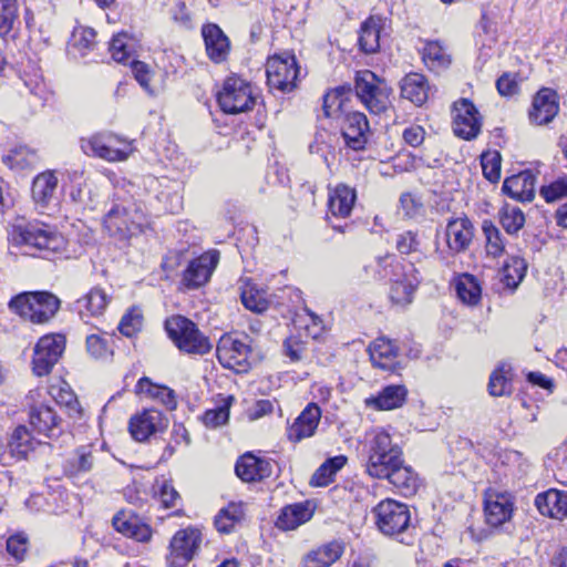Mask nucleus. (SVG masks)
Segmentation results:
<instances>
[{
  "label": "nucleus",
  "instance_id": "nucleus-47",
  "mask_svg": "<svg viewBox=\"0 0 567 567\" xmlns=\"http://www.w3.org/2000/svg\"><path fill=\"white\" fill-rule=\"evenodd\" d=\"M482 230L486 238L487 254L493 257L501 256L505 250V243L499 229L491 220H484Z\"/></svg>",
  "mask_w": 567,
  "mask_h": 567
},
{
  "label": "nucleus",
  "instance_id": "nucleus-62",
  "mask_svg": "<svg viewBox=\"0 0 567 567\" xmlns=\"http://www.w3.org/2000/svg\"><path fill=\"white\" fill-rule=\"evenodd\" d=\"M400 205L408 218H413L420 214L422 204L412 194L405 193L400 197Z\"/></svg>",
  "mask_w": 567,
  "mask_h": 567
},
{
  "label": "nucleus",
  "instance_id": "nucleus-31",
  "mask_svg": "<svg viewBox=\"0 0 567 567\" xmlns=\"http://www.w3.org/2000/svg\"><path fill=\"white\" fill-rule=\"evenodd\" d=\"M503 192L518 202H532L535 196V176L524 171L507 177L502 187Z\"/></svg>",
  "mask_w": 567,
  "mask_h": 567
},
{
  "label": "nucleus",
  "instance_id": "nucleus-40",
  "mask_svg": "<svg viewBox=\"0 0 567 567\" xmlns=\"http://www.w3.org/2000/svg\"><path fill=\"white\" fill-rule=\"evenodd\" d=\"M94 457L91 445L79 446L64 463V472L70 476L86 473L93 467Z\"/></svg>",
  "mask_w": 567,
  "mask_h": 567
},
{
  "label": "nucleus",
  "instance_id": "nucleus-7",
  "mask_svg": "<svg viewBox=\"0 0 567 567\" xmlns=\"http://www.w3.org/2000/svg\"><path fill=\"white\" fill-rule=\"evenodd\" d=\"M392 90L386 82L370 70L357 71L354 93L367 110L372 114H381L390 105Z\"/></svg>",
  "mask_w": 567,
  "mask_h": 567
},
{
  "label": "nucleus",
  "instance_id": "nucleus-63",
  "mask_svg": "<svg viewBox=\"0 0 567 567\" xmlns=\"http://www.w3.org/2000/svg\"><path fill=\"white\" fill-rule=\"evenodd\" d=\"M402 136L408 145L412 147H417L424 141L425 131L420 125H411L403 131Z\"/></svg>",
  "mask_w": 567,
  "mask_h": 567
},
{
  "label": "nucleus",
  "instance_id": "nucleus-53",
  "mask_svg": "<svg viewBox=\"0 0 567 567\" xmlns=\"http://www.w3.org/2000/svg\"><path fill=\"white\" fill-rule=\"evenodd\" d=\"M501 162L498 152L484 153L481 157L483 174L491 183L498 182L501 177Z\"/></svg>",
  "mask_w": 567,
  "mask_h": 567
},
{
  "label": "nucleus",
  "instance_id": "nucleus-56",
  "mask_svg": "<svg viewBox=\"0 0 567 567\" xmlns=\"http://www.w3.org/2000/svg\"><path fill=\"white\" fill-rule=\"evenodd\" d=\"M421 240L416 231L405 230L396 236L395 247L400 254L410 255L420 250Z\"/></svg>",
  "mask_w": 567,
  "mask_h": 567
},
{
  "label": "nucleus",
  "instance_id": "nucleus-34",
  "mask_svg": "<svg viewBox=\"0 0 567 567\" xmlns=\"http://www.w3.org/2000/svg\"><path fill=\"white\" fill-rule=\"evenodd\" d=\"M312 515L313 509L310 507L309 502L290 504L281 508L276 526L284 530L295 529L308 522Z\"/></svg>",
  "mask_w": 567,
  "mask_h": 567
},
{
  "label": "nucleus",
  "instance_id": "nucleus-51",
  "mask_svg": "<svg viewBox=\"0 0 567 567\" xmlns=\"http://www.w3.org/2000/svg\"><path fill=\"white\" fill-rule=\"evenodd\" d=\"M540 195L547 203H554L567 197V176H559L555 181L540 187Z\"/></svg>",
  "mask_w": 567,
  "mask_h": 567
},
{
  "label": "nucleus",
  "instance_id": "nucleus-25",
  "mask_svg": "<svg viewBox=\"0 0 567 567\" xmlns=\"http://www.w3.org/2000/svg\"><path fill=\"white\" fill-rule=\"evenodd\" d=\"M535 506L543 516L567 518V491L550 488L535 497Z\"/></svg>",
  "mask_w": 567,
  "mask_h": 567
},
{
  "label": "nucleus",
  "instance_id": "nucleus-55",
  "mask_svg": "<svg viewBox=\"0 0 567 567\" xmlns=\"http://www.w3.org/2000/svg\"><path fill=\"white\" fill-rule=\"evenodd\" d=\"M29 539L24 533H17L7 539V551L16 563L23 561L28 551Z\"/></svg>",
  "mask_w": 567,
  "mask_h": 567
},
{
  "label": "nucleus",
  "instance_id": "nucleus-49",
  "mask_svg": "<svg viewBox=\"0 0 567 567\" xmlns=\"http://www.w3.org/2000/svg\"><path fill=\"white\" fill-rule=\"evenodd\" d=\"M143 327V315L140 309L132 308L125 313L120 323L118 330L125 337H133L138 331L142 330Z\"/></svg>",
  "mask_w": 567,
  "mask_h": 567
},
{
  "label": "nucleus",
  "instance_id": "nucleus-48",
  "mask_svg": "<svg viewBox=\"0 0 567 567\" xmlns=\"http://www.w3.org/2000/svg\"><path fill=\"white\" fill-rule=\"evenodd\" d=\"M487 388L492 396H503L512 393V381L503 367L492 372Z\"/></svg>",
  "mask_w": 567,
  "mask_h": 567
},
{
  "label": "nucleus",
  "instance_id": "nucleus-38",
  "mask_svg": "<svg viewBox=\"0 0 567 567\" xmlns=\"http://www.w3.org/2000/svg\"><path fill=\"white\" fill-rule=\"evenodd\" d=\"M110 297L100 288H92L85 296L76 300V307L82 319L96 317L104 312Z\"/></svg>",
  "mask_w": 567,
  "mask_h": 567
},
{
  "label": "nucleus",
  "instance_id": "nucleus-52",
  "mask_svg": "<svg viewBox=\"0 0 567 567\" xmlns=\"http://www.w3.org/2000/svg\"><path fill=\"white\" fill-rule=\"evenodd\" d=\"M96 32L89 27H79L73 31V47L76 48L82 55L92 50L95 45Z\"/></svg>",
  "mask_w": 567,
  "mask_h": 567
},
{
  "label": "nucleus",
  "instance_id": "nucleus-3",
  "mask_svg": "<svg viewBox=\"0 0 567 567\" xmlns=\"http://www.w3.org/2000/svg\"><path fill=\"white\" fill-rule=\"evenodd\" d=\"M375 526L385 536L405 543V536L414 528L411 524V511L404 503L385 498L373 507ZM409 544V542H406Z\"/></svg>",
  "mask_w": 567,
  "mask_h": 567
},
{
  "label": "nucleus",
  "instance_id": "nucleus-18",
  "mask_svg": "<svg viewBox=\"0 0 567 567\" xmlns=\"http://www.w3.org/2000/svg\"><path fill=\"white\" fill-rule=\"evenodd\" d=\"M272 462L250 452L241 455L235 465L236 475L246 483L260 482L272 474Z\"/></svg>",
  "mask_w": 567,
  "mask_h": 567
},
{
  "label": "nucleus",
  "instance_id": "nucleus-43",
  "mask_svg": "<svg viewBox=\"0 0 567 567\" xmlns=\"http://www.w3.org/2000/svg\"><path fill=\"white\" fill-rule=\"evenodd\" d=\"M34 446L35 442L31 433L23 425L14 430L8 444L10 456L17 457L18 460L25 458L28 454L34 450Z\"/></svg>",
  "mask_w": 567,
  "mask_h": 567
},
{
  "label": "nucleus",
  "instance_id": "nucleus-5",
  "mask_svg": "<svg viewBox=\"0 0 567 567\" xmlns=\"http://www.w3.org/2000/svg\"><path fill=\"white\" fill-rule=\"evenodd\" d=\"M143 212L135 205L123 202L113 204L103 219V226L110 237L124 243L143 233L145 224Z\"/></svg>",
  "mask_w": 567,
  "mask_h": 567
},
{
  "label": "nucleus",
  "instance_id": "nucleus-16",
  "mask_svg": "<svg viewBox=\"0 0 567 567\" xmlns=\"http://www.w3.org/2000/svg\"><path fill=\"white\" fill-rule=\"evenodd\" d=\"M341 131L348 147L354 151L365 147L370 130L368 118L363 113L348 111L343 114Z\"/></svg>",
  "mask_w": 567,
  "mask_h": 567
},
{
  "label": "nucleus",
  "instance_id": "nucleus-37",
  "mask_svg": "<svg viewBox=\"0 0 567 567\" xmlns=\"http://www.w3.org/2000/svg\"><path fill=\"white\" fill-rule=\"evenodd\" d=\"M429 84L424 75L410 73L401 81V95L417 106L424 104L429 97Z\"/></svg>",
  "mask_w": 567,
  "mask_h": 567
},
{
  "label": "nucleus",
  "instance_id": "nucleus-50",
  "mask_svg": "<svg viewBox=\"0 0 567 567\" xmlns=\"http://www.w3.org/2000/svg\"><path fill=\"white\" fill-rule=\"evenodd\" d=\"M86 350L95 359H107L113 355V348L110 340L99 334L86 337Z\"/></svg>",
  "mask_w": 567,
  "mask_h": 567
},
{
  "label": "nucleus",
  "instance_id": "nucleus-1",
  "mask_svg": "<svg viewBox=\"0 0 567 567\" xmlns=\"http://www.w3.org/2000/svg\"><path fill=\"white\" fill-rule=\"evenodd\" d=\"M9 244L24 255L50 258L66 248L65 237L52 225L39 219L17 217L8 229Z\"/></svg>",
  "mask_w": 567,
  "mask_h": 567
},
{
  "label": "nucleus",
  "instance_id": "nucleus-22",
  "mask_svg": "<svg viewBox=\"0 0 567 567\" xmlns=\"http://www.w3.org/2000/svg\"><path fill=\"white\" fill-rule=\"evenodd\" d=\"M514 512L513 496L508 493L489 494L485 499L484 513L486 523L498 527L512 518Z\"/></svg>",
  "mask_w": 567,
  "mask_h": 567
},
{
  "label": "nucleus",
  "instance_id": "nucleus-39",
  "mask_svg": "<svg viewBox=\"0 0 567 567\" xmlns=\"http://www.w3.org/2000/svg\"><path fill=\"white\" fill-rule=\"evenodd\" d=\"M422 59L426 66L434 72L445 70L451 64V56L439 41L425 43Z\"/></svg>",
  "mask_w": 567,
  "mask_h": 567
},
{
  "label": "nucleus",
  "instance_id": "nucleus-24",
  "mask_svg": "<svg viewBox=\"0 0 567 567\" xmlns=\"http://www.w3.org/2000/svg\"><path fill=\"white\" fill-rule=\"evenodd\" d=\"M30 424L40 434L55 437L61 432V417L55 410L47 404L34 405L30 410Z\"/></svg>",
  "mask_w": 567,
  "mask_h": 567
},
{
  "label": "nucleus",
  "instance_id": "nucleus-35",
  "mask_svg": "<svg viewBox=\"0 0 567 567\" xmlns=\"http://www.w3.org/2000/svg\"><path fill=\"white\" fill-rule=\"evenodd\" d=\"M344 550L346 544L342 540H331L310 550L305 556V563H312L318 567H330L341 558Z\"/></svg>",
  "mask_w": 567,
  "mask_h": 567
},
{
  "label": "nucleus",
  "instance_id": "nucleus-19",
  "mask_svg": "<svg viewBox=\"0 0 567 567\" xmlns=\"http://www.w3.org/2000/svg\"><path fill=\"white\" fill-rule=\"evenodd\" d=\"M368 350L373 367L391 373L402 368L398 360L399 349L394 341L380 337L369 346Z\"/></svg>",
  "mask_w": 567,
  "mask_h": 567
},
{
  "label": "nucleus",
  "instance_id": "nucleus-28",
  "mask_svg": "<svg viewBox=\"0 0 567 567\" xmlns=\"http://www.w3.org/2000/svg\"><path fill=\"white\" fill-rule=\"evenodd\" d=\"M384 478L404 497L415 495L421 486L419 474L410 465H405L403 458L401 464L392 468Z\"/></svg>",
  "mask_w": 567,
  "mask_h": 567
},
{
  "label": "nucleus",
  "instance_id": "nucleus-9",
  "mask_svg": "<svg viewBox=\"0 0 567 567\" xmlns=\"http://www.w3.org/2000/svg\"><path fill=\"white\" fill-rule=\"evenodd\" d=\"M217 102L223 112L238 114L251 110L256 97L250 83L238 76H229L217 95Z\"/></svg>",
  "mask_w": 567,
  "mask_h": 567
},
{
  "label": "nucleus",
  "instance_id": "nucleus-6",
  "mask_svg": "<svg viewBox=\"0 0 567 567\" xmlns=\"http://www.w3.org/2000/svg\"><path fill=\"white\" fill-rule=\"evenodd\" d=\"M165 329L174 344L188 354L204 355L208 353L213 344L209 339L199 331L196 323L183 316H173L165 321Z\"/></svg>",
  "mask_w": 567,
  "mask_h": 567
},
{
  "label": "nucleus",
  "instance_id": "nucleus-41",
  "mask_svg": "<svg viewBox=\"0 0 567 567\" xmlns=\"http://www.w3.org/2000/svg\"><path fill=\"white\" fill-rule=\"evenodd\" d=\"M380 21L370 17L361 24L358 42L364 53H374L380 47Z\"/></svg>",
  "mask_w": 567,
  "mask_h": 567
},
{
  "label": "nucleus",
  "instance_id": "nucleus-29",
  "mask_svg": "<svg viewBox=\"0 0 567 567\" xmlns=\"http://www.w3.org/2000/svg\"><path fill=\"white\" fill-rule=\"evenodd\" d=\"M200 542V533L197 529L178 530L171 539V554L182 559V564L185 565L193 559Z\"/></svg>",
  "mask_w": 567,
  "mask_h": 567
},
{
  "label": "nucleus",
  "instance_id": "nucleus-44",
  "mask_svg": "<svg viewBox=\"0 0 567 567\" xmlns=\"http://www.w3.org/2000/svg\"><path fill=\"white\" fill-rule=\"evenodd\" d=\"M347 463V457L338 455L324 461L313 473L310 480L312 486H328L333 482V477Z\"/></svg>",
  "mask_w": 567,
  "mask_h": 567
},
{
  "label": "nucleus",
  "instance_id": "nucleus-15",
  "mask_svg": "<svg viewBox=\"0 0 567 567\" xmlns=\"http://www.w3.org/2000/svg\"><path fill=\"white\" fill-rule=\"evenodd\" d=\"M219 260L218 251H208L193 259L183 272V284L188 289L205 285Z\"/></svg>",
  "mask_w": 567,
  "mask_h": 567
},
{
  "label": "nucleus",
  "instance_id": "nucleus-57",
  "mask_svg": "<svg viewBox=\"0 0 567 567\" xmlns=\"http://www.w3.org/2000/svg\"><path fill=\"white\" fill-rule=\"evenodd\" d=\"M127 35L126 33H117L110 42V52L112 59L120 63H126L130 59V52L127 50Z\"/></svg>",
  "mask_w": 567,
  "mask_h": 567
},
{
  "label": "nucleus",
  "instance_id": "nucleus-21",
  "mask_svg": "<svg viewBox=\"0 0 567 567\" xmlns=\"http://www.w3.org/2000/svg\"><path fill=\"white\" fill-rule=\"evenodd\" d=\"M559 105L556 91L549 87H543L533 99L529 118L537 125L547 124L557 115Z\"/></svg>",
  "mask_w": 567,
  "mask_h": 567
},
{
  "label": "nucleus",
  "instance_id": "nucleus-26",
  "mask_svg": "<svg viewBox=\"0 0 567 567\" xmlns=\"http://www.w3.org/2000/svg\"><path fill=\"white\" fill-rule=\"evenodd\" d=\"M112 525L118 533L141 543H146L152 537L151 527L141 522L140 517L133 513H126L124 511L118 512L113 517Z\"/></svg>",
  "mask_w": 567,
  "mask_h": 567
},
{
  "label": "nucleus",
  "instance_id": "nucleus-30",
  "mask_svg": "<svg viewBox=\"0 0 567 567\" xmlns=\"http://www.w3.org/2000/svg\"><path fill=\"white\" fill-rule=\"evenodd\" d=\"M408 399V389L403 384L384 386L377 395L368 398L365 404L378 411H390L401 408Z\"/></svg>",
  "mask_w": 567,
  "mask_h": 567
},
{
  "label": "nucleus",
  "instance_id": "nucleus-2",
  "mask_svg": "<svg viewBox=\"0 0 567 567\" xmlns=\"http://www.w3.org/2000/svg\"><path fill=\"white\" fill-rule=\"evenodd\" d=\"M60 300L49 291H24L9 301V309L32 323L50 321L60 308Z\"/></svg>",
  "mask_w": 567,
  "mask_h": 567
},
{
  "label": "nucleus",
  "instance_id": "nucleus-33",
  "mask_svg": "<svg viewBox=\"0 0 567 567\" xmlns=\"http://www.w3.org/2000/svg\"><path fill=\"white\" fill-rule=\"evenodd\" d=\"M355 199L354 188L346 184H339L329 195V213L334 217L347 218L352 212Z\"/></svg>",
  "mask_w": 567,
  "mask_h": 567
},
{
  "label": "nucleus",
  "instance_id": "nucleus-60",
  "mask_svg": "<svg viewBox=\"0 0 567 567\" xmlns=\"http://www.w3.org/2000/svg\"><path fill=\"white\" fill-rule=\"evenodd\" d=\"M496 89L503 96H512L519 91L515 73L505 72L496 81Z\"/></svg>",
  "mask_w": 567,
  "mask_h": 567
},
{
  "label": "nucleus",
  "instance_id": "nucleus-54",
  "mask_svg": "<svg viewBox=\"0 0 567 567\" xmlns=\"http://www.w3.org/2000/svg\"><path fill=\"white\" fill-rule=\"evenodd\" d=\"M17 18V1L0 0V37H6Z\"/></svg>",
  "mask_w": 567,
  "mask_h": 567
},
{
  "label": "nucleus",
  "instance_id": "nucleus-58",
  "mask_svg": "<svg viewBox=\"0 0 567 567\" xmlns=\"http://www.w3.org/2000/svg\"><path fill=\"white\" fill-rule=\"evenodd\" d=\"M241 302L248 310L261 313L268 309L269 302L258 292L251 289L241 292Z\"/></svg>",
  "mask_w": 567,
  "mask_h": 567
},
{
  "label": "nucleus",
  "instance_id": "nucleus-42",
  "mask_svg": "<svg viewBox=\"0 0 567 567\" xmlns=\"http://www.w3.org/2000/svg\"><path fill=\"white\" fill-rule=\"evenodd\" d=\"M455 290L457 297L466 305L475 306L481 300L482 288L477 278L471 274L458 276Z\"/></svg>",
  "mask_w": 567,
  "mask_h": 567
},
{
  "label": "nucleus",
  "instance_id": "nucleus-32",
  "mask_svg": "<svg viewBox=\"0 0 567 567\" xmlns=\"http://www.w3.org/2000/svg\"><path fill=\"white\" fill-rule=\"evenodd\" d=\"M353 94L350 85H340L323 95L322 111L326 117L339 118L348 112V102Z\"/></svg>",
  "mask_w": 567,
  "mask_h": 567
},
{
  "label": "nucleus",
  "instance_id": "nucleus-27",
  "mask_svg": "<svg viewBox=\"0 0 567 567\" xmlns=\"http://www.w3.org/2000/svg\"><path fill=\"white\" fill-rule=\"evenodd\" d=\"M421 280L420 271L413 264H410L402 278L395 279L391 285L390 298L392 302L402 306L410 303Z\"/></svg>",
  "mask_w": 567,
  "mask_h": 567
},
{
  "label": "nucleus",
  "instance_id": "nucleus-4",
  "mask_svg": "<svg viewBox=\"0 0 567 567\" xmlns=\"http://www.w3.org/2000/svg\"><path fill=\"white\" fill-rule=\"evenodd\" d=\"M403 452L385 431H378L368 443L367 472L375 478H383L401 464Z\"/></svg>",
  "mask_w": 567,
  "mask_h": 567
},
{
  "label": "nucleus",
  "instance_id": "nucleus-59",
  "mask_svg": "<svg viewBox=\"0 0 567 567\" xmlns=\"http://www.w3.org/2000/svg\"><path fill=\"white\" fill-rule=\"evenodd\" d=\"M229 417V403H225L217 409L207 410L203 415V422L206 426L217 427L225 424Z\"/></svg>",
  "mask_w": 567,
  "mask_h": 567
},
{
  "label": "nucleus",
  "instance_id": "nucleus-46",
  "mask_svg": "<svg viewBox=\"0 0 567 567\" xmlns=\"http://www.w3.org/2000/svg\"><path fill=\"white\" fill-rule=\"evenodd\" d=\"M499 221L508 235H514L523 228L525 216L520 208L505 205L499 212Z\"/></svg>",
  "mask_w": 567,
  "mask_h": 567
},
{
  "label": "nucleus",
  "instance_id": "nucleus-17",
  "mask_svg": "<svg viewBox=\"0 0 567 567\" xmlns=\"http://www.w3.org/2000/svg\"><path fill=\"white\" fill-rule=\"evenodd\" d=\"M446 244L454 254L464 252L472 244L474 226L467 216L451 218L445 229Z\"/></svg>",
  "mask_w": 567,
  "mask_h": 567
},
{
  "label": "nucleus",
  "instance_id": "nucleus-61",
  "mask_svg": "<svg viewBox=\"0 0 567 567\" xmlns=\"http://www.w3.org/2000/svg\"><path fill=\"white\" fill-rule=\"evenodd\" d=\"M284 353L291 362H299L302 359L305 343L297 337H289L282 344Z\"/></svg>",
  "mask_w": 567,
  "mask_h": 567
},
{
  "label": "nucleus",
  "instance_id": "nucleus-13",
  "mask_svg": "<svg viewBox=\"0 0 567 567\" xmlns=\"http://www.w3.org/2000/svg\"><path fill=\"white\" fill-rule=\"evenodd\" d=\"M453 132L465 141L475 138L482 128V117L468 99H460L453 104Z\"/></svg>",
  "mask_w": 567,
  "mask_h": 567
},
{
  "label": "nucleus",
  "instance_id": "nucleus-23",
  "mask_svg": "<svg viewBox=\"0 0 567 567\" xmlns=\"http://www.w3.org/2000/svg\"><path fill=\"white\" fill-rule=\"evenodd\" d=\"M321 419V409L317 403H309L289 426L287 436L291 442H300L315 434Z\"/></svg>",
  "mask_w": 567,
  "mask_h": 567
},
{
  "label": "nucleus",
  "instance_id": "nucleus-14",
  "mask_svg": "<svg viewBox=\"0 0 567 567\" xmlns=\"http://www.w3.org/2000/svg\"><path fill=\"white\" fill-rule=\"evenodd\" d=\"M168 426V419L157 409H145L131 417L128 430L132 437L138 442L164 432Z\"/></svg>",
  "mask_w": 567,
  "mask_h": 567
},
{
  "label": "nucleus",
  "instance_id": "nucleus-12",
  "mask_svg": "<svg viewBox=\"0 0 567 567\" xmlns=\"http://www.w3.org/2000/svg\"><path fill=\"white\" fill-rule=\"evenodd\" d=\"M250 352L251 349L246 342L227 334L219 339L216 348L219 363L236 372H246L249 369Z\"/></svg>",
  "mask_w": 567,
  "mask_h": 567
},
{
  "label": "nucleus",
  "instance_id": "nucleus-10",
  "mask_svg": "<svg viewBox=\"0 0 567 567\" xmlns=\"http://www.w3.org/2000/svg\"><path fill=\"white\" fill-rule=\"evenodd\" d=\"M267 83L270 89L282 93L296 87L299 68L293 54L284 53L268 59L266 64Z\"/></svg>",
  "mask_w": 567,
  "mask_h": 567
},
{
  "label": "nucleus",
  "instance_id": "nucleus-45",
  "mask_svg": "<svg viewBox=\"0 0 567 567\" xmlns=\"http://www.w3.org/2000/svg\"><path fill=\"white\" fill-rule=\"evenodd\" d=\"M527 262L524 258L512 256L503 266V280L509 288H516L525 277Z\"/></svg>",
  "mask_w": 567,
  "mask_h": 567
},
{
  "label": "nucleus",
  "instance_id": "nucleus-20",
  "mask_svg": "<svg viewBox=\"0 0 567 567\" xmlns=\"http://www.w3.org/2000/svg\"><path fill=\"white\" fill-rule=\"evenodd\" d=\"M202 35L207 56L214 63L227 61L230 53V40L215 23H206L202 27Z\"/></svg>",
  "mask_w": 567,
  "mask_h": 567
},
{
  "label": "nucleus",
  "instance_id": "nucleus-36",
  "mask_svg": "<svg viewBox=\"0 0 567 567\" xmlns=\"http://www.w3.org/2000/svg\"><path fill=\"white\" fill-rule=\"evenodd\" d=\"M58 178L51 171L38 174L32 183V198L42 208L47 207L54 197Z\"/></svg>",
  "mask_w": 567,
  "mask_h": 567
},
{
  "label": "nucleus",
  "instance_id": "nucleus-11",
  "mask_svg": "<svg viewBox=\"0 0 567 567\" xmlns=\"http://www.w3.org/2000/svg\"><path fill=\"white\" fill-rule=\"evenodd\" d=\"M64 349L65 338L63 334L55 333L41 337L34 347L33 372L39 377L49 374L58 363Z\"/></svg>",
  "mask_w": 567,
  "mask_h": 567
},
{
  "label": "nucleus",
  "instance_id": "nucleus-8",
  "mask_svg": "<svg viewBox=\"0 0 567 567\" xmlns=\"http://www.w3.org/2000/svg\"><path fill=\"white\" fill-rule=\"evenodd\" d=\"M82 151L109 162H121L128 158L135 151L132 141L120 137L111 132L99 133L81 140Z\"/></svg>",
  "mask_w": 567,
  "mask_h": 567
},
{
  "label": "nucleus",
  "instance_id": "nucleus-64",
  "mask_svg": "<svg viewBox=\"0 0 567 567\" xmlns=\"http://www.w3.org/2000/svg\"><path fill=\"white\" fill-rule=\"evenodd\" d=\"M159 501L165 508H172L176 505L177 499L179 498L178 492L167 482H164L161 486Z\"/></svg>",
  "mask_w": 567,
  "mask_h": 567
}]
</instances>
